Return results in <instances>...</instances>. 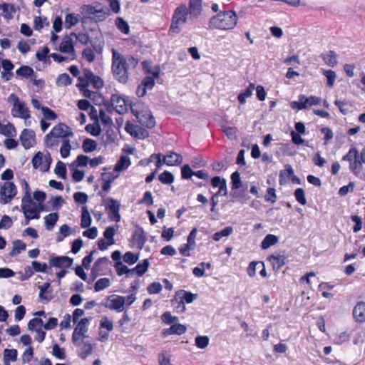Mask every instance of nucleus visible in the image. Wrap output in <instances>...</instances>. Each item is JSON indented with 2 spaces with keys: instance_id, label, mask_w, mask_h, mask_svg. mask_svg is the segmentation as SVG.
<instances>
[{
  "instance_id": "obj_47",
  "label": "nucleus",
  "mask_w": 365,
  "mask_h": 365,
  "mask_svg": "<svg viewBox=\"0 0 365 365\" xmlns=\"http://www.w3.org/2000/svg\"><path fill=\"white\" fill-rule=\"evenodd\" d=\"M71 149L70 140L64 139L62 142V145L60 149V153L62 158H65L69 156Z\"/></svg>"
},
{
  "instance_id": "obj_36",
  "label": "nucleus",
  "mask_w": 365,
  "mask_h": 365,
  "mask_svg": "<svg viewBox=\"0 0 365 365\" xmlns=\"http://www.w3.org/2000/svg\"><path fill=\"white\" fill-rule=\"evenodd\" d=\"M90 319L88 318H83L78 323L74 331L79 332L81 334H84L86 336V332L88 331V327L89 324Z\"/></svg>"
},
{
  "instance_id": "obj_32",
  "label": "nucleus",
  "mask_w": 365,
  "mask_h": 365,
  "mask_svg": "<svg viewBox=\"0 0 365 365\" xmlns=\"http://www.w3.org/2000/svg\"><path fill=\"white\" fill-rule=\"evenodd\" d=\"M13 248L10 252V255L12 257L16 256L20 254L22 251L26 250V244L19 240H14L13 242Z\"/></svg>"
},
{
  "instance_id": "obj_59",
  "label": "nucleus",
  "mask_w": 365,
  "mask_h": 365,
  "mask_svg": "<svg viewBox=\"0 0 365 365\" xmlns=\"http://www.w3.org/2000/svg\"><path fill=\"white\" fill-rule=\"evenodd\" d=\"M109 15V11L107 9L99 8L97 13L93 16V19L96 21H101L105 20Z\"/></svg>"
},
{
  "instance_id": "obj_6",
  "label": "nucleus",
  "mask_w": 365,
  "mask_h": 365,
  "mask_svg": "<svg viewBox=\"0 0 365 365\" xmlns=\"http://www.w3.org/2000/svg\"><path fill=\"white\" fill-rule=\"evenodd\" d=\"M342 160L349 162V170L355 175H359L362 170L364 162L360 160L359 153L356 148H351L349 152L343 156Z\"/></svg>"
},
{
  "instance_id": "obj_51",
  "label": "nucleus",
  "mask_w": 365,
  "mask_h": 365,
  "mask_svg": "<svg viewBox=\"0 0 365 365\" xmlns=\"http://www.w3.org/2000/svg\"><path fill=\"white\" fill-rule=\"evenodd\" d=\"M86 130L93 136H98L101 133V129L98 123L88 124L86 126Z\"/></svg>"
},
{
  "instance_id": "obj_48",
  "label": "nucleus",
  "mask_w": 365,
  "mask_h": 365,
  "mask_svg": "<svg viewBox=\"0 0 365 365\" xmlns=\"http://www.w3.org/2000/svg\"><path fill=\"white\" fill-rule=\"evenodd\" d=\"M34 355V349L29 346L21 356L22 364H27L31 362Z\"/></svg>"
},
{
  "instance_id": "obj_40",
  "label": "nucleus",
  "mask_w": 365,
  "mask_h": 365,
  "mask_svg": "<svg viewBox=\"0 0 365 365\" xmlns=\"http://www.w3.org/2000/svg\"><path fill=\"white\" fill-rule=\"evenodd\" d=\"M49 53V49L47 46H44L42 48V49L36 52V58L38 61H42L45 63H50V59L47 56L48 53Z\"/></svg>"
},
{
  "instance_id": "obj_5",
  "label": "nucleus",
  "mask_w": 365,
  "mask_h": 365,
  "mask_svg": "<svg viewBox=\"0 0 365 365\" xmlns=\"http://www.w3.org/2000/svg\"><path fill=\"white\" fill-rule=\"evenodd\" d=\"M21 211L25 218L39 219L43 211V205L34 202L31 199L21 200Z\"/></svg>"
},
{
  "instance_id": "obj_50",
  "label": "nucleus",
  "mask_w": 365,
  "mask_h": 365,
  "mask_svg": "<svg viewBox=\"0 0 365 365\" xmlns=\"http://www.w3.org/2000/svg\"><path fill=\"white\" fill-rule=\"evenodd\" d=\"M115 26L123 34H128L129 33V26L123 19L118 17L115 19Z\"/></svg>"
},
{
  "instance_id": "obj_42",
  "label": "nucleus",
  "mask_w": 365,
  "mask_h": 365,
  "mask_svg": "<svg viewBox=\"0 0 365 365\" xmlns=\"http://www.w3.org/2000/svg\"><path fill=\"white\" fill-rule=\"evenodd\" d=\"M72 79L67 73H62L59 75L56 79V85L58 86H66L71 85Z\"/></svg>"
},
{
  "instance_id": "obj_38",
  "label": "nucleus",
  "mask_w": 365,
  "mask_h": 365,
  "mask_svg": "<svg viewBox=\"0 0 365 365\" xmlns=\"http://www.w3.org/2000/svg\"><path fill=\"white\" fill-rule=\"evenodd\" d=\"M233 229L232 227H226L220 232L215 233L212 236V239L215 241H219L222 237H227L232 233Z\"/></svg>"
},
{
  "instance_id": "obj_35",
  "label": "nucleus",
  "mask_w": 365,
  "mask_h": 365,
  "mask_svg": "<svg viewBox=\"0 0 365 365\" xmlns=\"http://www.w3.org/2000/svg\"><path fill=\"white\" fill-rule=\"evenodd\" d=\"M322 58L325 63L331 67H334L337 64L336 54L332 51H329L323 55Z\"/></svg>"
},
{
  "instance_id": "obj_26",
  "label": "nucleus",
  "mask_w": 365,
  "mask_h": 365,
  "mask_svg": "<svg viewBox=\"0 0 365 365\" xmlns=\"http://www.w3.org/2000/svg\"><path fill=\"white\" fill-rule=\"evenodd\" d=\"M267 260L270 262L272 265L273 269L278 271L285 264L284 257L282 255H271L267 258Z\"/></svg>"
},
{
  "instance_id": "obj_56",
  "label": "nucleus",
  "mask_w": 365,
  "mask_h": 365,
  "mask_svg": "<svg viewBox=\"0 0 365 365\" xmlns=\"http://www.w3.org/2000/svg\"><path fill=\"white\" fill-rule=\"evenodd\" d=\"M16 74L19 76L28 78L34 73V70L27 66H22L16 71Z\"/></svg>"
},
{
  "instance_id": "obj_41",
  "label": "nucleus",
  "mask_w": 365,
  "mask_h": 365,
  "mask_svg": "<svg viewBox=\"0 0 365 365\" xmlns=\"http://www.w3.org/2000/svg\"><path fill=\"white\" fill-rule=\"evenodd\" d=\"M82 148L84 152L90 153L96 149L97 143L94 140L87 138L83 140Z\"/></svg>"
},
{
  "instance_id": "obj_3",
  "label": "nucleus",
  "mask_w": 365,
  "mask_h": 365,
  "mask_svg": "<svg viewBox=\"0 0 365 365\" xmlns=\"http://www.w3.org/2000/svg\"><path fill=\"white\" fill-rule=\"evenodd\" d=\"M8 102L12 106L11 110L12 116L24 119L25 125H30L29 119L31 118V111L26 103L14 93L9 96Z\"/></svg>"
},
{
  "instance_id": "obj_45",
  "label": "nucleus",
  "mask_w": 365,
  "mask_h": 365,
  "mask_svg": "<svg viewBox=\"0 0 365 365\" xmlns=\"http://www.w3.org/2000/svg\"><path fill=\"white\" fill-rule=\"evenodd\" d=\"M0 133L6 136L12 137L16 133V129L11 123L4 125L1 124Z\"/></svg>"
},
{
  "instance_id": "obj_29",
  "label": "nucleus",
  "mask_w": 365,
  "mask_h": 365,
  "mask_svg": "<svg viewBox=\"0 0 365 365\" xmlns=\"http://www.w3.org/2000/svg\"><path fill=\"white\" fill-rule=\"evenodd\" d=\"M146 242V237L143 232H136L133 235V243L138 249L141 250Z\"/></svg>"
},
{
  "instance_id": "obj_20",
  "label": "nucleus",
  "mask_w": 365,
  "mask_h": 365,
  "mask_svg": "<svg viewBox=\"0 0 365 365\" xmlns=\"http://www.w3.org/2000/svg\"><path fill=\"white\" fill-rule=\"evenodd\" d=\"M211 184L214 189L218 188V190L215 193V196H223L227 194L226 182L224 179L220 177H215L212 179Z\"/></svg>"
},
{
  "instance_id": "obj_27",
  "label": "nucleus",
  "mask_w": 365,
  "mask_h": 365,
  "mask_svg": "<svg viewBox=\"0 0 365 365\" xmlns=\"http://www.w3.org/2000/svg\"><path fill=\"white\" fill-rule=\"evenodd\" d=\"M108 259L106 257L98 259L93 264L92 269V274L96 277L101 274V272L103 270L104 267L108 264Z\"/></svg>"
},
{
  "instance_id": "obj_33",
  "label": "nucleus",
  "mask_w": 365,
  "mask_h": 365,
  "mask_svg": "<svg viewBox=\"0 0 365 365\" xmlns=\"http://www.w3.org/2000/svg\"><path fill=\"white\" fill-rule=\"evenodd\" d=\"M278 242V237L274 235H267L262 242L261 247L263 250L268 249L269 247L276 245Z\"/></svg>"
},
{
  "instance_id": "obj_64",
  "label": "nucleus",
  "mask_w": 365,
  "mask_h": 365,
  "mask_svg": "<svg viewBox=\"0 0 365 365\" xmlns=\"http://www.w3.org/2000/svg\"><path fill=\"white\" fill-rule=\"evenodd\" d=\"M115 233V229L113 227H108L104 232L103 236L106 239L107 241L109 242V244H114L115 240L113 239V236Z\"/></svg>"
},
{
  "instance_id": "obj_11",
  "label": "nucleus",
  "mask_w": 365,
  "mask_h": 365,
  "mask_svg": "<svg viewBox=\"0 0 365 365\" xmlns=\"http://www.w3.org/2000/svg\"><path fill=\"white\" fill-rule=\"evenodd\" d=\"M106 209L108 211V216L112 221L120 222V215L119 213L120 203L117 200L108 197L104 201Z\"/></svg>"
},
{
  "instance_id": "obj_19",
  "label": "nucleus",
  "mask_w": 365,
  "mask_h": 365,
  "mask_svg": "<svg viewBox=\"0 0 365 365\" xmlns=\"http://www.w3.org/2000/svg\"><path fill=\"white\" fill-rule=\"evenodd\" d=\"M187 9L190 19L197 17L202 10V0H190Z\"/></svg>"
},
{
  "instance_id": "obj_25",
  "label": "nucleus",
  "mask_w": 365,
  "mask_h": 365,
  "mask_svg": "<svg viewBox=\"0 0 365 365\" xmlns=\"http://www.w3.org/2000/svg\"><path fill=\"white\" fill-rule=\"evenodd\" d=\"M301 99L304 101L306 109H308L314 106H318L322 103V99L320 97L315 96H306L301 94Z\"/></svg>"
},
{
  "instance_id": "obj_24",
  "label": "nucleus",
  "mask_w": 365,
  "mask_h": 365,
  "mask_svg": "<svg viewBox=\"0 0 365 365\" xmlns=\"http://www.w3.org/2000/svg\"><path fill=\"white\" fill-rule=\"evenodd\" d=\"M182 161V156L174 152H170L166 155H164V163L169 166L179 165Z\"/></svg>"
},
{
  "instance_id": "obj_43",
  "label": "nucleus",
  "mask_w": 365,
  "mask_h": 365,
  "mask_svg": "<svg viewBox=\"0 0 365 365\" xmlns=\"http://www.w3.org/2000/svg\"><path fill=\"white\" fill-rule=\"evenodd\" d=\"M115 267L116 269L117 274L119 276H121L124 274H133V270L129 269L127 266L124 265L120 261L115 262Z\"/></svg>"
},
{
  "instance_id": "obj_12",
  "label": "nucleus",
  "mask_w": 365,
  "mask_h": 365,
  "mask_svg": "<svg viewBox=\"0 0 365 365\" xmlns=\"http://www.w3.org/2000/svg\"><path fill=\"white\" fill-rule=\"evenodd\" d=\"M110 106L108 110H115L119 114H124L128 111V103L126 101L118 94H113L110 98Z\"/></svg>"
},
{
  "instance_id": "obj_8",
  "label": "nucleus",
  "mask_w": 365,
  "mask_h": 365,
  "mask_svg": "<svg viewBox=\"0 0 365 365\" xmlns=\"http://www.w3.org/2000/svg\"><path fill=\"white\" fill-rule=\"evenodd\" d=\"M51 161V157L48 152L46 154L38 152L32 158L34 168L39 169L42 172H46L49 170Z\"/></svg>"
},
{
  "instance_id": "obj_13",
  "label": "nucleus",
  "mask_w": 365,
  "mask_h": 365,
  "mask_svg": "<svg viewBox=\"0 0 365 365\" xmlns=\"http://www.w3.org/2000/svg\"><path fill=\"white\" fill-rule=\"evenodd\" d=\"M197 295L195 294L181 289L176 292L175 298L172 302L174 304V301H180L181 311L184 312L185 310V302L187 304L191 303L197 298Z\"/></svg>"
},
{
  "instance_id": "obj_15",
  "label": "nucleus",
  "mask_w": 365,
  "mask_h": 365,
  "mask_svg": "<svg viewBox=\"0 0 365 365\" xmlns=\"http://www.w3.org/2000/svg\"><path fill=\"white\" fill-rule=\"evenodd\" d=\"M21 145L25 149H29L36 144L35 133L29 129H24L20 135Z\"/></svg>"
},
{
  "instance_id": "obj_9",
  "label": "nucleus",
  "mask_w": 365,
  "mask_h": 365,
  "mask_svg": "<svg viewBox=\"0 0 365 365\" xmlns=\"http://www.w3.org/2000/svg\"><path fill=\"white\" fill-rule=\"evenodd\" d=\"M132 113L136 116L138 122L143 126L148 128H153L155 125V119L148 109L142 110L140 111L132 108Z\"/></svg>"
},
{
  "instance_id": "obj_18",
  "label": "nucleus",
  "mask_w": 365,
  "mask_h": 365,
  "mask_svg": "<svg viewBox=\"0 0 365 365\" xmlns=\"http://www.w3.org/2000/svg\"><path fill=\"white\" fill-rule=\"evenodd\" d=\"M51 135L60 138H66L67 136H71L73 135V133L71 131L70 128L63 123H59L55 125L52 130L50 131Z\"/></svg>"
},
{
  "instance_id": "obj_10",
  "label": "nucleus",
  "mask_w": 365,
  "mask_h": 365,
  "mask_svg": "<svg viewBox=\"0 0 365 365\" xmlns=\"http://www.w3.org/2000/svg\"><path fill=\"white\" fill-rule=\"evenodd\" d=\"M125 302V297L113 294L107 297L103 306L109 309L121 312L124 309Z\"/></svg>"
},
{
  "instance_id": "obj_44",
  "label": "nucleus",
  "mask_w": 365,
  "mask_h": 365,
  "mask_svg": "<svg viewBox=\"0 0 365 365\" xmlns=\"http://www.w3.org/2000/svg\"><path fill=\"white\" fill-rule=\"evenodd\" d=\"M142 65H143V70L146 73H151L155 78H158L159 76L160 70L158 66H155L154 68H151L150 63L146 61H143Z\"/></svg>"
},
{
  "instance_id": "obj_54",
  "label": "nucleus",
  "mask_w": 365,
  "mask_h": 365,
  "mask_svg": "<svg viewBox=\"0 0 365 365\" xmlns=\"http://www.w3.org/2000/svg\"><path fill=\"white\" fill-rule=\"evenodd\" d=\"M43 326V322L41 319L34 318L31 319L28 324V329L31 331L41 329Z\"/></svg>"
},
{
  "instance_id": "obj_4",
  "label": "nucleus",
  "mask_w": 365,
  "mask_h": 365,
  "mask_svg": "<svg viewBox=\"0 0 365 365\" xmlns=\"http://www.w3.org/2000/svg\"><path fill=\"white\" fill-rule=\"evenodd\" d=\"M188 18L190 19V14L186 5L181 4L178 6L173 12L169 32L178 34L181 26L187 23Z\"/></svg>"
},
{
  "instance_id": "obj_57",
  "label": "nucleus",
  "mask_w": 365,
  "mask_h": 365,
  "mask_svg": "<svg viewBox=\"0 0 365 365\" xmlns=\"http://www.w3.org/2000/svg\"><path fill=\"white\" fill-rule=\"evenodd\" d=\"M18 351L15 349H6L4 351V359L8 361H15L17 359Z\"/></svg>"
},
{
  "instance_id": "obj_55",
  "label": "nucleus",
  "mask_w": 365,
  "mask_h": 365,
  "mask_svg": "<svg viewBox=\"0 0 365 365\" xmlns=\"http://www.w3.org/2000/svg\"><path fill=\"white\" fill-rule=\"evenodd\" d=\"M50 287V283L46 282L42 286L39 287L40 289V293H39V297L42 299H46L47 301H49L51 299L52 297L51 294H48L47 292V289Z\"/></svg>"
},
{
  "instance_id": "obj_46",
  "label": "nucleus",
  "mask_w": 365,
  "mask_h": 365,
  "mask_svg": "<svg viewBox=\"0 0 365 365\" xmlns=\"http://www.w3.org/2000/svg\"><path fill=\"white\" fill-rule=\"evenodd\" d=\"M110 285V282L108 278H101L96 281L94 285L95 292L101 291Z\"/></svg>"
},
{
  "instance_id": "obj_17",
  "label": "nucleus",
  "mask_w": 365,
  "mask_h": 365,
  "mask_svg": "<svg viewBox=\"0 0 365 365\" xmlns=\"http://www.w3.org/2000/svg\"><path fill=\"white\" fill-rule=\"evenodd\" d=\"M125 130L132 136L140 139H145L149 135L147 130L140 126L133 124H127Z\"/></svg>"
},
{
  "instance_id": "obj_60",
  "label": "nucleus",
  "mask_w": 365,
  "mask_h": 365,
  "mask_svg": "<svg viewBox=\"0 0 365 365\" xmlns=\"http://www.w3.org/2000/svg\"><path fill=\"white\" fill-rule=\"evenodd\" d=\"M78 21V19L76 15L73 14H67L65 18V27L66 29H71L72 26H75Z\"/></svg>"
},
{
  "instance_id": "obj_39",
  "label": "nucleus",
  "mask_w": 365,
  "mask_h": 365,
  "mask_svg": "<svg viewBox=\"0 0 365 365\" xmlns=\"http://www.w3.org/2000/svg\"><path fill=\"white\" fill-rule=\"evenodd\" d=\"M89 164V158L87 155H79L76 160L71 164L73 168L84 167Z\"/></svg>"
},
{
  "instance_id": "obj_22",
  "label": "nucleus",
  "mask_w": 365,
  "mask_h": 365,
  "mask_svg": "<svg viewBox=\"0 0 365 365\" xmlns=\"http://www.w3.org/2000/svg\"><path fill=\"white\" fill-rule=\"evenodd\" d=\"M187 330V328L185 325L181 324H175L172 325L170 328L163 329V335L164 336L171 335V334H178L180 335L184 334Z\"/></svg>"
},
{
  "instance_id": "obj_61",
  "label": "nucleus",
  "mask_w": 365,
  "mask_h": 365,
  "mask_svg": "<svg viewBox=\"0 0 365 365\" xmlns=\"http://www.w3.org/2000/svg\"><path fill=\"white\" fill-rule=\"evenodd\" d=\"M55 173L60 178L65 179L66 175V168L63 163L58 161L56 165Z\"/></svg>"
},
{
  "instance_id": "obj_37",
  "label": "nucleus",
  "mask_w": 365,
  "mask_h": 365,
  "mask_svg": "<svg viewBox=\"0 0 365 365\" xmlns=\"http://www.w3.org/2000/svg\"><path fill=\"white\" fill-rule=\"evenodd\" d=\"M254 88L255 85L253 83H250L244 92H242L238 95L237 98L241 104H244L246 101V98L250 97L252 95Z\"/></svg>"
},
{
  "instance_id": "obj_52",
  "label": "nucleus",
  "mask_w": 365,
  "mask_h": 365,
  "mask_svg": "<svg viewBox=\"0 0 365 365\" xmlns=\"http://www.w3.org/2000/svg\"><path fill=\"white\" fill-rule=\"evenodd\" d=\"M82 13L88 17L92 19L93 16L97 13L99 8L91 5H83L81 7Z\"/></svg>"
},
{
  "instance_id": "obj_1",
  "label": "nucleus",
  "mask_w": 365,
  "mask_h": 365,
  "mask_svg": "<svg viewBox=\"0 0 365 365\" xmlns=\"http://www.w3.org/2000/svg\"><path fill=\"white\" fill-rule=\"evenodd\" d=\"M112 71L115 78L120 83H126L128 71L134 69L138 61L133 56H124L115 48H112Z\"/></svg>"
},
{
  "instance_id": "obj_16",
  "label": "nucleus",
  "mask_w": 365,
  "mask_h": 365,
  "mask_svg": "<svg viewBox=\"0 0 365 365\" xmlns=\"http://www.w3.org/2000/svg\"><path fill=\"white\" fill-rule=\"evenodd\" d=\"M49 264L54 267L68 268L73 264V259L66 256L53 257L50 258Z\"/></svg>"
},
{
  "instance_id": "obj_53",
  "label": "nucleus",
  "mask_w": 365,
  "mask_h": 365,
  "mask_svg": "<svg viewBox=\"0 0 365 365\" xmlns=\"http://www.w3.org/2000/svg\"><path fill=\"white\" fill-rule=\"evenodd\" d=\"M158 179L163 184H171L174 180V176L171 173L164 171L158 176Z\"/></svg>"
},
{
  "instance_id": "obj_34",
  "label": "nucleus",
  "mask_w": 365,
  "mask_h": 365,
  "mask_svg": "<svg viewBox=\"0 0 365 365\" xmlns=\"http://www.w3.org/2000/svg\"><path fill=\"white\" fill-rule=\"evenodd\" d=\"M91 224V217L86 207H83L81 220V227L82 228L88 227Z\"/></svg>"
},
{
  "instance_id": "obj_31",
  "label": "nucleus",
  "mask_w": 365,
  "mask_h": 365,
  "mask_svg": "<svg viewBox=\"0 0 365 365\" xmlns=\"http://www.w3.org/2000/svg\"><path fill=\"white\" fill-rule=\"evenodd\" d=\"M294 175V171L290 165H287L285 169L282 170L279 174V183L281 185L287 183L289 178Z\"/></svg>"
},
{
  "instance_id": "obj_21",
  "label": "nucleus",
  "mask_w": 365,
  "mask_h": 365,
  "mask_svg": "<svg viewBox=\"0 0 365 365\" xmlns=\"http://www.w3.org/2000/svg\"><path fill=\"white\" fill-rule=\"evenodd\" d=\"M353 316L358 322H365V303L359 302L353 309Z\"/></svg>"
},
{
  "instance_id": "obj_28",
  "label": "nucleus",
  "mask_w": 365,
  "mask_h": 365,
  "mask_svg": "<svg viewBox=\"0 0 365 365\" xmlns=\"http://www.w3.org/2000/svg\"><path fill=\"white\" fill-rule=\"evenodd\" d=\"M130 165V160L129 157L126 155H122L116 163L114 170L116 172H121L125 170Z\"/></svg>"
},
{
  "instance_id": "obj_62",
  "label": "nucleus",
  "mask_w": 365,
  "mask_h": 365,
  "mask_svg": "<svg viewBox=\"0 0 365 365\" xmlns=\"http://www.w3.org/2000/svg\"><path fill=\"white\" fill-rule=\"evenodd\" d=\"M42 114L43 115L44 119L47 120H55L57 119L56 113L48 107L42 108Z\"/></svg>"
},
{
  "instance_id": "obj_30",
  "label": "nucleus",
  "mask_w": 365,
  "mask_h": 365,
  "mask_svg": "<svg viewBox=\"0 0 365 365\" xmlns=\"http://www.w3.org/2000/svg\"><path fill=\"white\" fill-rule=\"evenodd\" d=\"M45 226L47 230H51L58 220V215L56 212L50 213L45 216Z\"/></svg>"
},
{
  "instance_id": "obj_7",
  "label": "nucleus",
  "mask_w": 365,
  "mask_h": 365,
  "mask_svg": "<svg viewBox=\"0 0 365 365\" xmlns=\"http://www.w3.org/2000/svg\"><path fill=\"white\" fill-rule=\"evenodd\" d=\"M17 194V188L14 183L5 182L0 187V203L2 205L10 202Z\"/></svg>"
},
{
  "instance_id": "obj_63",
  "label": "nucleus",
  "mask_w": 365,
  "mask_h": 365,
  "mask_svg": "<svg viewBox=\"0 0 365 365\" xmlns=\"http://www.w3.org/2000/svg\"><path fill=\"white\" fill-rule=\"evenodd\" d=\"M58 144V138L51 133H48L45 137V145L47 148H53Z\"/></svg>"
},
{
  "instance_id": "obj_58",
  "label": "nucleus",
  "mask_w": 365,
  "mask_h": 365,
  "mask_svg": "<svg viewBox=\"0 0 365 365\" xmlns=\"http://www.w3.org/2000/svg\"><path fill=\"white\" fill-rule=\"evenodd\" d=\"M149 262L148 259H145L142 264H138L134 269L133 273L135 272L138 276H142L148 269Z\"/></svg>"
},
{
  "instance_id": "obj_14",
  "label": "nucleus",
  "mask_w": 365,
  "mask_h": 365,
  "mask_svg": "<svg viewBox=\"0 0 365 365\" xmlns=\"http://www.w3.org/2000/svg\"><path fill=\"white\" fill-rule=\"evenodd\" d=\"M59 51L66 55L71 56V58H76V55L73 43V37L71 35L65 36L59 45Z\"/></svg>"
},
{
  "instance_id": "obj_49",
  "label": "nucleus",
  "mask_w": 365,
  "mask_h": 365,
  "mask_svg": "<svg viewBox=\"0 0 365 365\" xmlns=\"http://www.w3.org/2000/svg\"><path fill=\"white\" fill-rule=\"evenodd\" d=\"M71 229L67 225H63L59 228V234L57 236V241L61 242L63 239L71 234Z\"/></svg>"
},
{
  "instance_id": "obj_2",
  "label": "nucleus",
  "mask_w": 365,
  "mask_h": 365,
  "mask_svg": "<svg viewBox=\"0 0 365 365\" xmlns=\"http://www.w3.org/2000/svg\"><path fill=\"white\" fill-rule=\"evenodd\" d=\"M237 22L238 17L234 10L222 11L210 18L209 27L211 29L232 30Z\"/></svg>"
},
{
  "instance_id": "obj_23",
  "label": "nucleus",
  "mask_w": 365,
  "mask_h": 365,
  "mask_svg": "<svg viewBox=\"0 0 365 365\" xmlns=\"http://www.w3.org/2000/svg\"><path fill=\"white\" fill-rule=\"evenodd\" d=\"M79 81H81L77 86L78 87L80 91L83 93V95L88 98L96 100L97 97L99 96V93L98 92L90 91L87 87L88 84L84 83L82 80V77L79 78Z\"/></svg>"
}]
</instances>
